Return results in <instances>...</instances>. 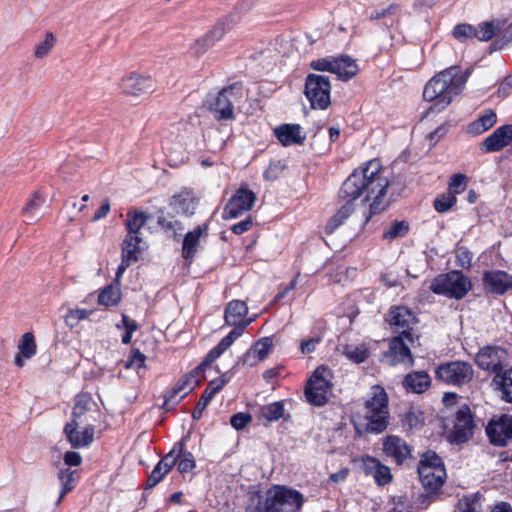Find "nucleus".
Here are the masks:
<instances>
[{"mask_svg": "<svg viewBox=\"0 0 512 512\" xmlns=\"http://www.w3.org/2000/svg\"><path fill=\"white\" fill-rule=\"evenodd\" d=\"M226 383L227 380L223 376L213 379L209 382L207 388L204 390L192 413V417L194 419L198 420L201 418L203 411L210 403L214 395L217 394L225 386Z\"/></svg>", "mask_w": 512, "mask_h": 512, "instance_id": "nucleus-31", "label": "nucleus"}, {"mask_svg": "<svg viewBox=\"0 0 512 512\" xmlns=\"http://www.w3.org/2000/svg\"><path fill=\"white\" fill-rule=\"evenodd\" d=\"M413 342L412 334L409 331H402L389 343V351L386 353V361L394 366L397 364L412 365L413 357L407 343Z\"/></svg>", "mask_w": 512, "mask_h": 512, "instance_id": "nucleus-13", "label": "nucleus"}, {"mask_svg": "<svg viewBox=\"0 0 512 512\" xmlns=\"http://www.w3.org/2000/svg\"><path fill=\"white\" fill-rule=\"evenodd\" d=\"M110 212V203L108 200H105L100 208L95 212L92 220L93 221H99L100 219L106 217L108 213Z\"/></svg>", "mask_w": 512, "mask_h": 512, "instance_id": "nucleus-63", "label": "nucleus"}, {"mask_svg": "<svg viewBox=\"0 0 512 512\" xmlns=\"http://www.w3.org/2000/svg\"><path fill=\"white\" fill-rule=\"evenodd\" d=\"M414 319V314L408 308L399 306L389 311L387 320L391 326L402 329V331H409Z\"/></svg>", "mask_w": 512, "mask_h": 512, "instance_id": "nucleus-36", "label": "nucleus"}, {"mask_svg": "<svg viewBox=\"0 0 512 512\" xmlns=\"http://www.w3.org/2000/svg\"><path fill=\"white\" fill-rule=\"evenodd\" d=\"M343 354L350 361L359 364L367 359L369 351L365 344L350 343L343 347Z\"/></svg>", "mask_w": 512, "mask_h": 512, "instance_id": "nucleus-42", "label": "nucleus"}, {"mask_svg": "<svg viewBox=\"0 0 512 512\" xmlns=\"http://www.w3.org/2000/svg\"><path fill=\"white\" fill-rule=\"evenodd\" d=\"M418 475L425 490L433 493L438 491L446 479V470L441 458L432 451L421 456Z\"/></svg>", "mask_w": 512, "mask_h": 512, "instance_id": "nucleus-6", "label": "nucleus"}, {"mask_svg": "<svg viewBox=\"0 0 512 512\" xmlns=\"http://www.w3.org/2000/svg\"><path fill=\"white\" fill-rule=\"evenodd\" d=\"M330 370L324 366L318 367L310 377L305 387L307 401L315 406L324 405L331 394Z\"/></svg>", "mask_w": 512, "mask_h": 512, "instance_id": "nucleus-9", "label": "nucleus"}, {"mask_svg": "<svg viewBox=\"0 0 512 512\" xmlns=\"http://www.w3.org/2000/svg\"><path fill=\"white\" fill-rule=\"evenodd\" d=\"M236 98V87H228L218 93L210 104L211 110L218 119H229L233 116V102Z\"/></svg>", "mask_w": 512, "mask_h": 512, "instance_id": "nucleus-22", "label": "nucleus"}, {"mask_svg": "<svg viewBox=\"0 0 512 512\" xmlns=\"http://www.w3.org/2000/svg\"><path fill=\"white\" fill-rule=\"evenodd\" d=\"M472 366L464 361H452L439 365L435 370L436 378L446 384L462 386L473 378Z\"/></svg>", "mask_w": 512, "mask_h": 512, "instance_id": "nucleus-11", "label": "nucleus"}, {"mask_svg": "<svg viewBox=\"0 0 512 512\" xmlns=\"http://www.w3.org/2000/svg\"><path fill=\"white\" fill-rule=\"evenodd\" d=\"M274 347L271 337L259 339L251 348L247 350L243 357V363L246 366L254 367L265 360Z\"/></svg>", "mask_w": 512, "mask_h": 512, "instance_id": "nucleus-27", "label": "nucleus"}, {"mask_svg": "<svg viewBox=\"0 0 512 512\" xmlns=\"http://www.w3.org/2000/svg\"><path fill=\"white\" fill-rule=\"evenodd\" d=\"M155 82L151 76L130 72L120 81L121 91L129 96L139 97L155 90Z\"/></svg>", "mask_w": 512, "mask_h": 512, "instance_id": "nucleus-14", "label": "nucleus"}, {"mask_svg": "<svg viewBox=\"0 0 512 512\" xmlns=\"http://www.w3.org/2000/svg\"><path fill=\"white\" fill-rule=\"evenodd\" d=\"M383 452L398 465L412 457L411 447L405 440L395 435H389L383 439Z\"/></svg>", "mask_w": 512, "mask_h": 512, "instance_id": "nucleus-20", "label": "nucleus"}, {"mask_svg": "<svg viewBox=\"0 0 512 512\" xmlns=\"http://www.w3.org/2000/svg\"><path fill=\"white\" fill-rule=\"evenodd\" d=\"M99 416L96 402L88 394H80L75 398L71 421L94 427Z\"/></svg>", "mask_w": 512, "mask_h": 512, "instance_id": "nucleus-16", "label": "nucleus"}, {"mask_svg": "<svg viewBox=\"0 0 512 512\" xmlns=\"http://www.w3.org/2000/svg\"><path fill=\"white\" fill-rule=\"evenodd\" d=\"M284 414V406L281 402H273L260 408L261 418L272 422L279 420Z\"/></svg>", "mask_w": 512, "mask_h": 512, "instance_id": "nucleus-44", "label": "nucleus"}, {"mask_svg": "<svg viewBox=\"0 0 512 512\" xmlns=\"http://www.w3.org/2000/svg\"><path fill=\"white\" fill-rule=\"evenodd\" d=\"M44 201L45 199L39 193H35L27 202V204L23 208V213L27 216L29 220L33 221L38 218V212Z\"/></svg>", "mask_w": 512, "mask_h": 512, "instance_id": "nucleus-46", "label": "nucleus"}, {"mask_svg": "<svg viewBox=\"0 0 512 512\" xmlns=\"http://www.w3.org/2000/svg\"><path fill=\"white\" fill-rule=\"evenodd\" d=\"M473 428L474 423L470 409L466 406L459 409L450 434L451 442L457 444L466 442L472 436Z\"/></svg>", "mask_w": 512, "mask_h": 512, "instance_id": "nucleus-18", "label": "nucleus"}, {"mask_svg": "<svg viewBox=\"0 0 512 512\" xmlns=\"http://www.w3.org/2000/svg\"><path fill=\"white\" fill-rule=\"evenodd\" d=\"M256 201V195L245 187L239 188L224 208L223 217L234 219L249 211Z\"/></svg>", "mask_w": 512, "mask_h": 512, "instance_id": "nucleus-17", "label": "nucleus"}, {"mask_svg": "<svg viewBox=\"0 0 512 512\" xmlns=\"http://www.w3.org/2000/svg\"><path fill=\"white\" fill-rule=\"evenodd\" d=\"M91 314V311L82 308L69 309L64 316V321L67 326L73 328L78 325L81 320L86 319Z\"/></svg>", "mask_w": 512, "mask_h": 512, "instance_id": "nucleus-51", "label": "nucleus"}, {"mask_svg": "<svg viewBox=\"0 0 512 512\" xmlns=\"http://www.w3.org/2000/svg\"><path fill=\"white\" fill-rule=\"evenodd\" d=\"M453 36L459 41L475 38V27L469 24H459L454 28Z\"/></svg>", "mask_w": 512, "mask_h": 512, "instance_id": "nucleus-55", "label": "nucleus"}, {"mask_svg": "<svg viewBox=\"0 0 512 512\" xmlns=\"http://www.w3.org/2000/svg\"><path fill=\"white\" fill-rule=\"evenodd\" d=\"M148 220V216L138 210L129 211L126 214L125 227L127 230V234H136L140 235L141 228L144 227Z\"/></svg>", "mask_w": 512, "mask_h": 512, "instance_id": "nucleus-41", "label": "nucleus"}, {"mask_svg": "<svg viewBox=\"0 0 512 512\" xmlns=\"http://www.w3.org/2000/svg\"><path fill=\"white\" fill-rule=\"evenodd\" d=\"M121 300V290L118 284L105 287L99 294L98 302L105 306H114Z\"/></svg>", "mask_w": 512, "mask_h": 512, "instance_id": "nucleus-43", "label": "nucleus"}, {"mask_svg": "<svg viewBox=\"0 0 512 512\" xmlns=\"http://www.w3.org/2000/svg\"><path fill=\"white\" fill-rule=\"evenodd\" d=\"M360 468L366 475L374 478L378 485H386L391 479V471L389 467L383 465L378 459L371 456H364L360 459Z\"/></svg>", "mask_w": 512, "mask_h": 512, "instance_id": "nucleus-24", "label": "nucleus"}, {"mask_svg": "<svg viewBox=\"0 0 512 512\" xmlns=\"http://www.w3.org/2000/svg\"><path fill=\"white\" fill-rule=\"evenodd\" d=\"M366 430L380 433L388 425V397L381 386H373L365 406Z\"/></svg>", "mask_w": 512, "mask_h": 512, "instance_id": "nucleus-5", "label": "nucleus"}, {"mask_svg": "<svg viewBox=\"0 0 512 512\" xmlns=\"http://www.w3.org/2000/svg\"><path fill=\"white\" fill-rule=\"evenodd\" d=\"M82 461L81 455L78 452L69 451L64 455V462L68 466H78Z\"/></svg>", "mask_w": 512, "mask_h": 512, "instance_id": "nucleus-62", "label": "nucleus"}, {"mask_svg": "<svg viewBox=\"0 0 512 512\" xmlns=\"http://www.w3.org/2000/svg\"><path fill=\"white\" fill-rule=\"evenodd\" d=\"M493 383L501 392L502 398L507 402H512V368L496 373Z\"/></svg>", "mask_w": 512, "mask_h": 512, "instance_id": "nucleus-40", "label": "nucleus"}, {"mask_svg": "<svg viewBox=\"0 0 512 512\" xmlns=\"http://www.w3.org/2000/svg\"><path fill=\"white\" fill-rule=\"evenodd\" d=\"M409 231V225L406 221H396L383 233L385 239H395L405 236Z\"/></svg>", "mask_w": 512, "mask_h": 512, "instance_id": "nucleus-52", "label": "nucleus"}, {"mask_svg": "<svg viewBox=\"0 0 512 512\" xmlns=\"http://www.w3.org/2000/svg\"><path fill=\"white\" fill-rule=\"evenodd\" d=\"M467 187V177L464 174H454L449 181L448 192H452L455 196L464 192Z\"/></svg>", "mask_w": 512, "mask_h": 512, "instance_id": "nucleus-54", "label": "nucleus"}, {"mask_svg": "<svg viewBox=\"0 0 512 512\" xmlns=\"http://www.w3.org/2000/svg\"><path fill=\"white\" fill-rule=\"evenodd\" d=\"M251 420H252V417L250 414L240 412L231 417L230 424L236 430H241L248 423H250Z\"/></svg>", "mask_w": 512, "mask_h": 512, "instance_id": "nucleus-58", "label": "nucleus"}, {"mask_svg": "<svg viewBox=\"0 0 512 512\" xmlns=\"http://www.w3.org/2000/svg\"><path fill=\"white\" fill-rule=\"evenodd\" d=\"M74 475H75L74 471L64 470V471L60 472L59 479L62 484V489L60 492L58 502H60L64 498V496L74 488V485H75Z\"/></svg>", "mask_w": 512, "mask_h": 512, "instance_id": "nucleus-53", "label": "nucleus"}, {"mask_svg": "<svg viewBox=\"0 0 512 512\" xmlns=\"http://www.w3.org/2000/svg\"><path fill=\"white\" fill-rule=\"evenodd\" d=\"M319 343L318 338H310L308 340H304L300 344V349L302 354H309L312 353L315 349L317 344Z\"/></svg>", "mask_w": 512, "mask_h": 512, "instance_id": "nucleus-61", "label": "nucleus"}, {"mask_svg": "<svg viewBox=\"0 0 512 512\" xmlns=\"http://www.w3.org/2000/svg\"><path fill=\"white\" fill-rule=\"evenodd\" d=\"M477 365L487 371H496L507 360V353L499 347H485L476 355Z\"/></svg>", "mask_w": 512, "mask_h": 512, "instance_id": "nucleus-21", "label": "nucleus"}, {"mask_svg": "<svg viewBox=\"0 0 512 512\" xmlns=\"http://www.w3.org/2000/svg\"><path fill=\"white\" fill-rule=\"evenodd\" d=\"M64 433L74 448L88 446L94 438V427L70 421L65 425Z\"/></svg>", "mask_w": 512, "mask_h": 512, "instance_id": "nucleus-19", "label": "nucleus"}, {"mask_svg": "<svg viewBox=\"0 0 512 512\" xmlns=\"http://www.w3.org/2000/svg\"><path fill=\"white\" fill-rule=\"evenodd\" d=\"M468 78L469 71L460 66H451L435 74L423 90L424 100L431 103L427 115L444 111L462 93Z\"/></svg>", "mask_w": 512, "mask_h": 512, "instance_id": "nucleus-2", "label": "nucleus"}, {"mask_svg": "<svg viewBox=\"0 0 512 512\" xmlns=\"http://www.w3.org/2000/svg\"><path fill=\"white\" fill-rule=\"evenodd\" d=\"M512 141V125H503L498 127L482 143L485 152H496Z\"/></svg>", "mask_w": 512, "mask_h": 512, "instance_id": "nucleus-28", "label": "nucleus"}, {"mask_svg": "<svg viewBox=\"0 0 512 512\" xmlns=\"http://www.w3.org/2000/svg\"><path fill=\"white\" fill-rule=\"evenodd\" d=\"M486 433L492 444L505 446L512 439V416H494L486 427Z\"/></svg>", "mask_w": 512, "mask_h": 512, "instance_id": "nucleus-15", "label": "nucleus"}, {"mask_svg": "<svg viewBox=\"0 0 512 512\" xmlns=\"http://www.w3.org/2000/svg\"><path fill=\"white\" fill-rule=\"evenodd\" d=\"M497 122V115L493 110H485L476 120L467 127V133L472 136L483 134L491 129Z\"/></svg>", "mask_w": 512, "mask_h": 512, "instance_id": "nucleus-37", "label": "nucleus"}, {"mask_svg": "<svg viewBox=\"0 0 512 512\" xmlns=\"http://www.w3.org/2000/svg\"><path fill=\"white\" fill-rule=\"evenodd\" d=\"M55 44V37L52 33H47L45 35V38L36 44L34 49V55L38 59H42L46 57L51 50L53 49Z\"/></svg>", "mask_w": 512, "mask_h": 512, "instance_id": "nucleus-50", "label": "nucleus"}, {"mask_svg": "<svg viewBox=\"0 0 512 512\" xmlns=\"http://www.w3.org/2000/svg\"><path fill=\"white\" fill-rule=\"evenodd\" d=\"M247 314L248 306L244 301L232 300L226 306L224 320L228 326L238 328Z\"/></svg>", "mask_w": 512, "mask_h": 512, "instance_id": "nucleus-35", "label": "nucleus"}, {"mask_svg": "<svg viewBox=\"0 0 512 512\" xmlns=\"http://www.w3.org/2000/svg\"><path fill=\"white\" fill-rule=\"evenodd\" d=\"M207 233V225H200L189 231L182 244V255L186 260H192L198 250L200 240Z\"/></svg>", "mask_w": 512, "mask_h": 512, "instance_id": "nucleus-32", "label": "nucleus"}, {"mask_svg": "<svg viewBox=\"0 0 512 512\" xmlns=\"http://www.w3.org/2000/svg\"><path fill=\"white\" fill-rule=\"evenodd\" d=\"M311 68L317 71H329L341 80H349L358 72V65L348 56L339 58H321L311 62Z\"/></svg>", "mask_w": 512, "mask_h": 512, "instance_id": "nucleus-12", "label": "nucleus"}, {"mask_svg": "<svg viewBox=\"0 0 512 512\" xmlns=\"http://www.w3.org/2000/svg\"><path fill=\"white\" fill-rule=\"evenodd\" d=\"M487 290L497 294H503L512 290V275L504 271L486 272L483 277Z\"/></svg>", "mask_w": 512, "mask_h": 512, "instance_id": "nucleus-29", "label": "nucleus"}, {"mask_svg": "<svg viewBox=\"0 0 512 512\" xmlns=\"http://www.w3.org/2000/svg\"><path fill=\"white\" fill-rule=\"evenodd\" d=\"M304 502V496L298 490L275 485L264 497L252 494L245 512H300Z\"/></svg>", "mask_w": 512, "mask_h": 512, "instance_id": "nucleus-3", "label": "nucleus"}, {"mask_svg": "<svg viewBox=\"0 0 512 512\" xmlns=\"http://www.w3.org/2000/svg\"><path fill=\"white\" fill-rule=\"evenodd\" d=\"M275 136L283 146L302 144L305 135L298 124H284L274 130Z\"/></svg>", "mask_w": 512, "mask_h": 512, "instance_id": "nucleus-30", "label": "nucleus"}, {"mask_svg": "<svg viewBox=\"0 0 512 512\" xmlns=\"http://www.w3.org/2000/svg\"><path fill=\"white\" fill-rule=\"evenodd\" d=\"M460 512H479L481 510V497L473 494L463 497L459 501Z\"/></svg>", "mask_w": 512, "mask_h": 512, "instance_id": "nucleus-48", "label": "nucleus"}, {"mask_svg": "<svg viewBox=\"0 0 512 512\" xmlns=\"http://www.w3.org/2000/svg\"><path fill=\"white\" fill-rule=\"evenodd\" d=\"M213 362L207 363V357L205 360L200 364L198 367H196L194 370H192L190 373L184 375L179 379V381L176 383L172 390V396L176 397L179 396V398H183L185 395H187L190 391L195 389L201 382L200 376L205 370L206 367L210 366Z\"/></svg>", "mask_w": 512, "mask_h": 512, "instance_id": "nucleus-23", "label": "nucleus"}, {"mask_svg": "<svg viewBox=\"0 0 512 512\" xmlns=\"http://www.w3.org/2000/svg\"><path fill=\"white\" fill-rule=\"evenodd\" d=\"M37 354V343L32 332L24 333L17 342V353L14 356L15 366L22 368L26 362Z\"/></svg>", "mask_w": 512, "mask_h": 512, "instance_id": "nucleus-26", "label": "nucleus"}, {"mask_svg": "<svg viewBox=\"0 0 512 512\" xmlns=\"http://www.w3.org/2000/svg\"><path fill=\"white\" fill-rule=\"evenodd\" d=\"M457 202L456 196L452 192H446L435 199L434 208L439 213H445L450 210Z\"/></svg>", "mask_w": 512, "mask_h": 512, "instance_id": "nucleus-49", "label": "nucleus"}, {"mask_svg": "<svg viewBox=\"0 0 512 512\" xmlns=\"http://www.w3.org/2000/svg\"><path fill=\"white\" fill-rule=\"evenodd\" d=\"M146 357L139 350L132 353L130 358L125 363V368L139 371L145 365Z\"/></svg>", "mask_w": 512, "mask_h": 512, "instance_id": "nucleus-57", "label": "nucleus"}, {"mask_svg": "<svg viewBox=\"0 0 512 512\" xmlns=\"http://www.w3.org/2000/svg\"><path fill=\"white\" fill-rule=\"evenodd\" d=\"M472 260V254L465 248H459L456 252L457 264L463 268L469 267Z\"/></svg>", "mask_w": 512, "mask_h": 512, "instance_id": "nucleus-59", "label": "nucleus"}, {"mask_svg": "<svg viewBox=\"0 0 512 512\" xmlns=\"http://www.w3.org/2000/svg\"><path fill=\"white\" fill-rule=\"evenodd\" d=\"M254 321L255 317H245L238 328H233L227 336H225L213 349L210 350L207 354V363L214 362L218 359L243 334L246 327Z\"/></svg>", "mask_w": 512, "mask_h": 512, "instance_id": "nucleus-25", "label": "nucleus"}, {"mask_svg": "<svg viewBox=\"0 0 512 512\" xmlns=\"http://www.w3.org/2000/svg\"><path fill=\"white\" fill-rule=\"evenodd\" d=\"M511 89H512V75H508L501 82L498 92L501 96H507L510 93Z\"/></svg>", "mask_w": 512, "mask_h": 512, "instance_id": "nucleus-64", "label": "nucleus"}, {"mask_svg": "<svg viewBox=\"0 0 512 512\" xmlns=\"http://www.w3.org/2000/svg\"><path fill=\"white\" fill-rule=\"evenodd\" d=\"M346 203L340 207L336 214L327 223L328 232H333L343 224H349L362 229L372 218L371 212L358 202L359 200L344 199Z\"/></svg>", "mask_w": 512, "mask_h": 512, "instance_id": "nucleus-7", "label": "nucleus"}, {"mask_svg": "<svg viewBox=\"0 0 512 512\" xmlns=\"http://www.w3.org/2000/svg\"><path fill=\"white\" fill-rule=\"evenodd\" d=\"M116 328L125 330L122 336V343L127 345L131 342L133 333L138 329V325L134 320L123 314L122 320L120 323L116 324Z\"/></svg>", "mask_w": 512, "mask_h": 512, "instance_id": "nucleus-47", "label": "nucleus"}, {"mask_svg": "<svg viewBox=\"0 0 512 512\" xmlns=\"http://www.w3.org/2000/svg\"><path fill=\"white\" fill-rule=\"evenodd\" d=\"M281 168L279 164L272 163L265 170L263 176L268 181H274L279 177Z\"/></svg>", "mask_w": 512, "mask_h": 512, "instance_id": "nucleus-60", "label": "nucleus"}, {"mask_svg": "<svg viewBox=\"0 0 512 512\" xmlns=\"http://www.w3.org/2000/svg\"><path fill=\"white\" fill-rule=\"evenodd\" d=\"M431 384L430 377L425 372H413L403 380V386L408 392L422 393Z\"/></svg>", "mask_w": 512, "mask_h": 512, "instance_id": "nucleus-39", "label": "nucleus"}, {"mask_svg": "<svg viewBox=\"0 0 512 512\" xmlns=\"http://www.w3.org/2000/svg\"><path fill=\"white\" fill-rule=\"evenodd\" d=\"M145 249V243L140 235L127 234L122 245V257L136 262Z\"/></svg>", "mask_w": 512, "mask_h": 512, "instance_id": "nucleus-38", "label": "nucleus"}, {"mask_svg": "<svg viewBox=\"0 0 512 512\" xmlns=\"http://www.w3.org/2000/svg\"><path fill=\"white\" fill-rule=\"evenodd\" d=\"M470 289L469 278L458 271L438 275L430 284L433 293L455 299H462Z\"/></svg>", "mask_w": 512, "mask_h": 512, "instance_id": "nucleus-8", "label": "nucleus"}, {"mask_svg": "<svg viewBox=\"0 0 512 512\" xmlns=\"http://www.w3.org/2000/svg\"><path fill=\"white\" fill-rule=\"evenodd\" d=\"M512 43V22L506 27L500 26V33L498 34L495 45L502 49Z\"/></svg>", "mask_w": 512, "mask_h": 512, "instance_id": "nucleus-56", "label": "nucleus"}, {"mask_svg": "<svg viewBox=\"0 0 512 512\" xmlns=\"http://www.w3.org/2000/svg\"><path fill=\"white\" fill-rule=\"evenodd\" d=\"M177 214L192 215L197 206V199L191 191H181L174 195L170 203Z\"/></svg>", "mask_w": 512, "mask_h": 512, "instance_id": "nucleus-34", "label": "nucleus"}, {"mask_svg": "<svg viewBox=\"0 0 512 512\" xmlns=\"http://www.w3.org/2000/svg\"><path fill=\"white\" fill-rule=\"evenodd\" d=\"M389 179L377 161H370L356 169L342 184L341 199L359 200L371 212L378 214L385 208L384 200L389 187Z\"/></svg>", "mask_w": 512, "mask_h": 512, "instance_id": "nucleus-1", "label": "nucleus"}, {"mask_svg": "<svg viewBox=\"0 0 512 512\" xmlns=\"http://www.w3.org/2000/svg\"><path fill=\"white\" fill-rule=\"evenodd\" d=\"M226 29L223 23L213 27L206 35L197 39L191 49L197 56L205 53L216 41L220 40L225 34Z\"/></svg>", "mask_w": 512, "mask_h": 512, "instance_id": "nucleus-33", "label": "nucleus"}, {"mask_svg": "<svg viewBox=\"0 0 512 512\" xmlns=\"http://www.w3.org/2000/svg\"><path fill=\"white\" fill-rule=\"evenodd\" d=\"M178 459L179 463L177 468L181 474H185L192 471L196 466L192 453L183 452V444L177 443L175 444L173 449L169 453H167L152 470L148 478L149 486L153 487L157 485L163 479V477L172 469V467L176 464Z\"/></svg>", "mask_w": 512, "mask_h": 512, "instance_id": "nucleus-4", "label": "nucleus"}, {"mask_svg": "<svg viewBox=\"0 0 512 512\" xmlns=\"http://www.w3.org/2000/svg\"><path fill=\"white\" fill-rule=\"evenodd\" d=\"M304 92L312 108L324 110L329 106L331 84L326 76L309 74Z\"/></svg>", "mask_w": 512, "mask_h": 512, "instance_id": "nucleus-10", "label": "nucleus"}, {"mask_svg": "<svg viewBox=\"0 0 512 512\" xmlns=\"http://www.w3.org/2000/svg\"><path fill=\"white\" fill-rule=\"evenodd\" d=\"M496 31L500 32L499 22H483L475 28V38L480 41H488L496 35Z\"/></svg>", "mask_w": 512, "mask_h": 512, "instance_id": "nucleus-45", "label": "nucleus"}]
</instances>
